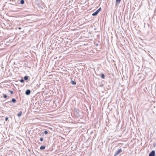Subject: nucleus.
Wrapping results in <instances>:
<instances>
[{"instance_id":"nucleus-15","label":"nucleus","mask_w":156,"mask_h":156,"mask_svg":"<svg viewBox=\"0 0 156 156\" xmlns=\"http://www.w3.org/2000/svg\"><path fill=\"white\" fill-rule=\"evenodd\" d=\"M121 1V0H116V2L117 3H119Z\"/></svg>"},{"instance_id":"nucleus-22","label":"nucleus","mask_w":156,"mask_h":156,"mask_svg":"<svg viewBox=\"0 0 156 156\" xmlns=\"http://www.w3.org/2000/svg\"><path fill=\"white\" fill-rule=\"evenodd\" d=\"M79 30H80L79 29ZM81 32H82V31H79V32L81 33Z\"/></svg>"},{"instance_id":"nucleus-5","label":"nucleus","mask_w":156,"mask_h":156,"mask_svg":"<svg viewBox=\"0 0 156 156\" xmlns=\"http://www.w3.org/2000/svg\"><path fill=\"white\" fill-rule=\"evenodd\" d=\"M12 102L13 103H15L16 102V99L14 98H13L12 99L11 101H9V102L10 103H11V102Z\"/></svg>"},{"instance_id":"nucleus-2","label":"nucleus","mask_w":156,"mask_h":156,"mask_svg":"<svg viewBox=\"0 0 156 156\" xmlns=\"http://www.w3.org/2000/svg\"><path fill=\"white\" fill-rule=\"evenodd\" d=\"M122 150L121 149H119L115 153L114 156H116L119 154L122 151Z\"/></svg>"},{"instance_id":"nucleus-4","label":"nucleus","mask_w":156,"mask_h":156,"mask_svg":"<svg viewBox=\"0 0 156 156\" xmlns=\"http://www.w3.org/2000/svg\"><path fill=\"white\" fill-rule=\"evenodd\" d=\"M30 90H29V89H28V90H27L26 91V92L25 93V94L27 95H29L30 94Z\"/></svg>"},{"instance_id":"nucleus-8","label":"nucleus","mask_w":156,"mask_h":156,"mask_svg":"<svg viewBox=\"0 0 156 156\" xmlns=\"http://www.w3.org/2000/svg\"><path fill=\"white\" fill-rule=\"evenodd\" d=\"M28 76H25L24 77V80H27L28 79Z\"/></svg>"},{"instance_id":"nucleus-12","label":"nucleus","mask_w":156,"mask_h":156,"mask_svg":"<svg viewBox=\"0 0 156 156\" xmlns=\"http://www.w3.org/2000/svg\"><path fill=\"white\" fill-rule=\"evenodd\" d=\"M80 115V116L81 117L80 118H82V117L83 116V113H81L80 114H79V115Z\"/></svg>"},{"instance_id":"nucleus-16","label":"nucleus","mask_w":156,"mask_h":156,"mask_svg":"<svg viewBox=\"0 0 156 156\" xmlns=\"http://www.w3.org/2000/svg\"><path fill=\"white\" fill-rule=\"evenodd\" d=\"M3 97L4 98H6L7 97V95L6 94H4Z\"/></svg>"},{"instance_id":"nucleus-25","label":"nucleus","mask_w":156,"mask_h":156,"mask_svg":"<svg viewBox=\"0 0 156 156\" xmlns=\"http://www.w3.org/2000/svg\"><path fill=\"white\" fill-rule=\"evenodd\" d=\"M79 46H81V45H79Z\"/></svg>"},{"instance_id":"nucleus-24","label":"nucleus","mask_w":156,"mask_h":156,"mask_svg":"<svg viewBox=\"0 0 156 156\" xmlns=\"http://www.w3.org/2000/svg\"><path fill=\"white\" fill-rule=\"evenodd\" d=\"M75 111H76V112H77V110H75Z\"/></svg>"},{"instance_id":"nucleus-6","label":"nucleus","mask_w":156,"mask_h":156,"mask_svg":"<svg viewBox=\"0 0 156 156\" xmlns=\"http://www.w3.org/2000/svg\"><path fill=\"white\" fill-rule=\"evenodd\" d=\"M45 146H41L40 147V149L41 150H43L45 149Z\"/></svg>"},{"instance_id":"nucleus-20","label":"nucleus","mask_w":156,"mask_h":156,"mask_svg":"<svg viewBox=\"0 0 156 156\" xmlns=\"http://www.w3.org/2000/svg\"><path fill=\"white\" fill-rule=\"evenodd\" d=\"M8 117H7L5 118V120L6 121H7L8 120Z\"/></svg>"},{"instance_id":"nucleus-26","label":"nucleus","mask_w":156,"mask_h":156,"mask_svg":"<svg viewBox=\"0 0 156 156\" xmlns=\"http://www.w3.org/2000/svg\"><path fill=\"white\" fill-rule=\"evenodd\" d=\"M80 127H81V126L80 125Z\"/></svg>"},{"instance_id":"nucleus-19","label":"nucleus","mask_w":156,"mask_h":156,"mask_svg":"<svg viewBox=\"0 0 156 156\" xmlns=\"http://www.w3.org/2000/svg\"><path fill=\"white\" fill-rule=\"evenodd\" d=\"M44 133L45 134H47L48 133V131H46V130L45 131H44Z\"/></svg>"},{"instance_id":"nucleus-18","label":"nucleus","mask_w":156,"mask_h":156,"mask_svg":"<svg viewBox=\"0 0 156 156\" xmlns=\"http://www.w3.org/2000/svg\"><path fill=\"white\" fill-rule=\"evenodd\" d=\"M103 86H104V84L103 83L101 84L100 85V87H103Z\"/></svg>"},{"instance_id":"nucleus-7","label":"nucleus","mask_w":156,"mask_h":156,"mask_svg":"<svg viewBox=\"0 0 156 156\" xmlns=\"http://www.w3.org/2000/svg\"><path fill=\"white\" fill-rule=\"evenodd\" d=\"M22 111H20V112L17 115V116H21V115H22Z\"/></svg>"},{"instance_id":"nucleus-1","label":"nucleus","mask_w":156,"mask_h":156,"mask_svg":"<svg viewBox=\"0 0 156 156\" xmlns=\"http://www.w3.org/2000/svg\"><path fill=\"white\" fill-rule=\"evenodd\" d=\"M101 7H100L98 9H97L95 12L93 13L92 14V15L93 16H96L97 15L98 13L101 10Z\"/></svg>"},{"instance_id":"nucleus-9","label":"nucleus","mask_w":156,"mask_h":156,"mask_svg":"<svg viewBox=\"0 0 156 156\" xmlns=\"http://www.w3.org/2000/svg\"><path fill=\"white\" fill-rule=\"evenodd\" d=\"M20 3L21 4H23L24 3V0H21Z\"/></svg>"},{"instance_id":"nucleus-23","label":"nucleus","mask_w":156,"mask_h":156,"mask_svg":"<svg viewBox=\"0 0 156 156\" xmlns=\"http://www.w3.org/2000/svg\"><path fill=\"white\" fill-rule=\"evenodd\" d=\"M18 29H19L20 30V29H21V28H20V27H19V28H18Z\"/></svg>"},{"instance_id":"nucleus-13","label":"nucleus","mask_w":156,"mask_h":156,"mask_svg":"<svg viewBox=\"0 0 156 156\" xmlns=\"http://www.w3.org/2000/svg\"><path fill=\"white\" fill-rule=\"evenodd\" d=\"M82 25H80V26H79V29H82ZM83 29H84L85 28H83Z\"/></svg>"},{"instance_id":"nucleus-14","label":"nucleus","mask_w":156,"mask_h":156,"mask_svg":"<svg viewBox=\"0 0 156 156\" xmlns=\"http://www.w3.org/2000/svg\"><path fill=\"white\" fill-rule=\"evenodd\" d=\"M20 81L22 83H23L24 82V80L23 79H21L20 80Z\"/></svg>"},{"instance_id":"nucleus-3","label":"nucleus","mask_w":156,"mask_h":156,"mask_svg":"<svg viewBox=\"0 0 156 156\" xmlns=\"http://www.w3.org/2000/svg\"><path fill=\"white\" fill-rule=\"evenodd\" d=\"M155 155V151L154 150L152 151L149 154V156H154Z\"/></svg>"},{"instance_id":"nucleus-11","label":"nucleus","mask_w":156,"mask_h":156,"mask_svg":"<svg viewBox=\"0 0 156 156\" xmlns=\"http://www.w3.org/2000/svg\"><path fill=\"white\" fill-rule=\"evenodd\" d=\"M105 76L103 74H102L101 75V77L102 78H105Z\"/></svg>"},{"instance_id":"nucleus-21","label":"nucleus","mask_w":156,"mask_h":156,"mask_svg":"<svg viewBox=\"0 0 156 156\" xmlns=\"http://www.w3.org/2000/svg\"><path fill=\"white\" fill-rule=\"evenodd\" d=\"M10 92L11 94H14L13 92L11 90L10 91Z\"/></svg>"},{"instance_id":"nucleus-10","label":"nucleus","mask_w":156,"mask_h":156,"mask_svg":"<svg viewBox=\"0 0 156 156\" xmlns=\"http://www.w3.org/2000/svg\"><path fill=\"white\" fill-rule=\"evenodd\" d=\"M71 82L72 84L73 85H75L76 84V82L72 80Z\"/></svg>"},{"instance_id":"nucleus-17","label":"nucleus","mask_w":156,"mask_h":156,"mask_svg":"<svg viewBox=\"0 0 156 156\" xmlns=\"http://www.w3.org/2000/svg\"><path fill=\"white\" fill-rule=\"evenodd\" d=\"M40 141L42 142L43 141V137H41L40 139Z\"/></svg>"}]
</instances>
